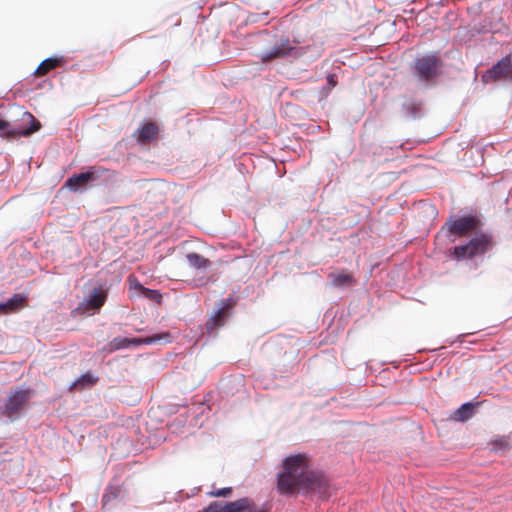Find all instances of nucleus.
<instances>
[{"label": "nucleus", "instance_id": "nucleus-1", "mask_svg": "<svg viewBox=\"0 0 512 512\" xmlns=\"http://www.w3.org/2000/svg\"><path fill=\"white\" fill-rule=\"evenodd\" d=\"M283 470L277 476V489L280 494H294L301 490L317 493L328 498L329 483L319 473L310 470V460L306 454L286 457L282 463Z\"/></svg>", "mask_w": 512, "mask_h": 512}, {"label": "nucleus", "instance_id": "nucleus-2", "mask_svg": "<svg viewBox=\"0 0 512 512\" xmlns=\"http://www.w3.org/2000/svg\"><path fill=\"white\" fill-rule=\"evenodd\" d=\"M493 246L492 237L480 234L472 238L467 244L455 246L452 255L456 260L470 259L482 255Z\"/></svg>", "mask_w": 512, "mask_h": 512}, {"label": "nucleus", "instance_id": "nucleus-3", "mask_svg": "<svg viewBox=\"0 0 512 512\" xmlns=\"http://www.w3.org/2000/svg\"><path fill=\"white\" fill-rule=\"evenodd\" d=\"M34 395V390L27 389H16L9 393L2 414L9 418L11 421H15L19 418L20 413L24 410Z\"/></svg>", "mask_w": 512, "mask_h": 512}, {"label": "nucleus", "instance_id": "nucleus-4", "mask_svg": "<svg viewBox=\"0 0 512 512\" xmlns=\"http://www.w3.org/2000/svg\"><path fill=\"white\" fill-rule=\"evenodd\" d=\"M22 122L29 124L28 127L12 125L6 120L0 119V137L17 138L28 137L41 128V123L28 111L22 115Z\"/></svg>", "mask_w": 512, "mask_h": 512}, {"label": "nucleus", "instance_id": "nucleus-5", "mask_svg": "<svg viewBox=\"0 0 512 512\" xmlns=\"http://www.w3.org/2000/svg\"><path fill=\"white\" fill-rule=\"evenodd\" d=\"M441 64L436 55H425L415 60L413 69L419 79L428 81L439 74Z\"/></svg>", "mask_w": 512, "mask_h": 512}, {"label": "nucleus", "instance_id": "nucleus-6", "mask_svg": "<svg viewBox=\"0 0 512 512\" xmlns=\"http://www.w3.org/2000/svg\"><path fill=\"white\" fill-rule=\"evenodd\" d=\"M107 299V292L100 286L94 288L91 293L76 307L72 313L74 316L85 315L90 312H97L104 305Z\"/></svg>", "mask_w": 512, "mask_h": 512}, {"label": "nucleus", "instance_id": "nucleus-7", "mask_svg": "<svg viewBox=\"0 0 512 512\" xmlns=\"http://www.w3.org/2000/svg\"><path fill=\"white\" fill-rule=\"evenodd\" d=\"M512 78V57L507 56L489 69L483 76L484 83Z\"/></svg>", "mask_w": 512, "mask_h": 512}, {"label": "nucleus", "instance_id": "nucleus-8", "mask_svg": "<svg viewBox=\"0 0 512 512\" xmlns=\"http://www.w3.org/2000/svg\"><path fill=\"white\" fill-rule=\"evenodd\" d=\"M481 221L476 216H465L458 219H450L446 225L451 234L465 236L469 232L477 229Z\"/></svg>", "mask_w": 512, "mask_h": 512}, {"label": "nucleus", "instance_id": "nucleus-9", "mask_svg": "<svg viewBox=\"0 0 512 512\" xmlns=\"http://www.w3.org/2000/svg\"><path fill=\"white\" fill-rule=\"evenodd\" d=\"M294 50V47L291 46L289 39L281 40V42L275 47L266 53H263L261 56L262 62L267 63L274 59L283 58L287 55H290L291 52Z\"/></svg>", "mask_w": 512, "mask_h": 512}, {"label": "nucleus", "instance_id": "nucleus-10", "mask_svg": "<svg viewBox=\"0 0 512 512\" xmlns=\"http://www.w3.org/2000/svg\"><path fill=\"white\" fill-rule=\"evenodd\" d=\"M249 505L248 498H241L222 505L220 502H212L207 507V512H241Z\"/></svg>", "mask_w": 512, "mask_h": 512}, {"label": "nucleus", "instance_id": "nucleus-11", "mask_svg": "<svg viewBox=\"0 0 512 512\" xmlns=\"http://www.w3.org/2000/svg\"><path fill=\"white\" fill-rule=\"evenodd\" d=\"M172 335L169 332H160L147 336L144 338H128L129 346L152 345V344H166L172 342Z\"/></svg>", "mask_w": 512, "mask_h": 512}, {"label": "nucleus", "instance_id": "nucleus-12", "mask_svg": "<svg viewBox=\"0 0 512 512\" xmlns=\"http://www.w3.org/2000/svg\"><path fill=\"white\" fill-rule=\"evenodd\" d=\"M159 133V127L154 122H147L143 124L136 131V138L139 143H148L154 140Z\"/></svg>", "mask_w": 512, "mask_h": 512}, {"label": "nucleus", "instance_id": "nucleus-13", "mask_svg": "<svg viewBox=\"0 0 512 512\" xmlns=\"http://www.w3.org/2000/svg\"><path fill=\"white\" fill-rule=\"evenodd\" d=\"M96 179L97 175L94 171H87L68 178L65 185L73 190H76L77 188L87 184L90 181H95Z\"/></svg>", "mask_w": 512, "mask_h": 512}, {"label": "nucleus", "instance_id": "nucleus-14", "mask_svg": "<svg viewBox=\"0 0 512 512\" xmlns=\"http://www.w3.org/2000/svg\"><path fill=\"white\" fill-rule=\"evenodd\" d=\"M64 64L62 58L50 57L43 60L36 68L34 75L36 77H42L48 74L51 70L61 67Z\"/></svg>", "mask_w": 512, "mask_h": 512}, {"label": "nucleus", "instance_id": "nucleus-15", "mask_svg": "<svg viewBox=\"0 0 512 512\" xmlns=\"http://www.w3.org/2000/svg\"><path fill=\"white\" fill-rule=\"evenodd\" d=\"M328 279L331 282V285L333 287H345V286H352L356 283L355 279L351 274L348 273H329Z\"/></svg>", "mask_w": 512, "mask_h": 512}, {"label": "nucleus", "instance_id": "nucleus-16", "mask_svg": "<svg viewBox=\"0 0 512 512\" xmlns=\"http://www.w3.org/2000/svg\"><path fill=\"white\" fill-rule=\"evenodd\" d=\"M228 308V305L223 306L207 321L206 328L208 331L216 330L224 325L225 318L228 316Z\"/></svg>", "mask_w": 512, "mask_h": 512}, {"label": "nucleus", "instance_id": "nucleus-17", "mask_svg": "<svg viewBox=\"0 0 512 512\" xmlns=\"http://www.w3.org/2000/svg\"><path fill=\"white\" fill-rule=\"evenodd\" d=\"M474 412V405L472 403H465L461 405L452 415L454 421L464 422L472 417Z\"/></svg>", "mask_w": 512, "mask_h": 512}, {"label": "nucleus", "instance_id": "nucleus-18", "mask_svg": "<svg viewBox=\"0 0 512 512\" xmlns=\"http://www.w3.org/2000/svg\"><path fill=\"white\" fill-rule=\"evenodd\" d=\"M188 263L196 269H206L210 265V260L202 255L192 252L186 255Z\"/></svg>", "mask_w": 512, "mask_h": 512}, {"label": "nucleus", "instance_id": "nucleus-19", "mask_svg": "<svg viewBox=\"0 0 512 512\" xmlns=\"http://www.w3.org/2000/svg\"><path fill=\"white\" fill-rule=\"evenodd\" d=\"M26 297L21 294H14L7 302L6 307L9 313H14L26 305Z\"/></svg>", "mask_w": 512, "mask_h": 512}, {"label": "nucleus", "instance_id": "nucleus-20", "mask_svg": "<svg viewBox=\"0 0 512 512\" xmlns=\"http://www.w3.org/2000/svg\"><path fill=\"white\" fill-rule=\"evenodd\" d=\"M129 342L128 338L116 337L108 344V349L110 352L125 349L130 347Z\"/></svg>", "mask_w": 512, "mask_h": 512}, {"label": "nucleus", "instance_id": "nucleus-21", "mask_svg": "<svg viewBox=\"0 0 512 512\" xmlns=\"http://www.w3.org/2000/svg\"><path fill=\"white\" fill-rule=\"evenodd\" d=\"M97 377H94L90 373H85L80 376V378L73 384L74 386H92L97 382Z\"/></svg>", "mask_w": 512, "mask_h": 512}, {"label": "nucleus", "instance_id": "nucleus-22", "mask_svg": "<svg viewBox=\"0 0 512 512\" xmlns=\"http://www.w3.org/2000/svg\"><path fill=\"white\" fill-rule=\"evenodd\" d=\"M231 493H232V488L226 487V488L214 490V491L210 492L209 495L212 497H227Z\"/></svg>", "mask_w": 512, "mask_h": 512}, {"label": "nucleus", "instance_id": "nucleus-23", "mask_svg": "<svg viewBox=\"0 0 512 512\" xmlns=\"http://www.w3.org/2000/svg\"><path fill=\"white\" fill-rule=\"evenodd\" d=\"M249 505L247 508L242 509L241 512H268V510L264 507H256L252 500L248 498Z\"/></svg>", "mask_w": 512, "mask_h": 512}, {"label": "nucleus", "instance_id": "nucleus-24", "mask_svg": "<svg viewBox=\"0 0 512 512\" xmlns=\"http://www.w3.org/2000/svg\"><path fill=\"white\" fill-rule=\"evenodd\" d=\"M0 312L4 313V314H9V311L7 310V307H6V302L0 303Z\"/></svg>", "mask_w": 512, "mask_h": 512}, {"label": "nucleus", "instance_id": "nucleus-25", "mask_svg": "<svg viewBox=\"0 0 512 512\" xmlns=\"http://www.w3.org/2000/svg\"><path fill=\"white\" fill-rule=\"evenodd\" d=\"M327 80H328V83H329L332 87H334V86L336 85V81L334 80V76H333V75H329V76L327 77Z\"/></svg>", "mask_w": 512, "mask_h": 512}, {"label": "nucleus", "instance_id": "nucleus-26", "mask_svg": "<svg viewBox=\"0 0 512 512\" xmlns=\"http://www.w3.org/2000/svg\"><path fill=\"white\" fill-rule=\"evenodd\" d=\"M148 293H151V294H154L155 296H158L160 297V295L156 292V291H153V290H146Z\"/></svg>", "mask_w": 512, "mask_h": 512}, {"label": "nucleus", "instance_id": "nucleus-27", "mask_svg": "<svg viewBox=\"0 0 512 512\" xmlns=\"http://www.w3.org/2000/svg\"><path fill=\"white\" fill-rule=\"evenodd\" d=\"M199 512H207V508H206V509H204V510H202V511H199Z\"/></svg>", "mask_w": 512, "mask_h": 512}]
</instances>
